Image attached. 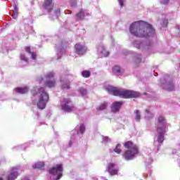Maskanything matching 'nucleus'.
Wrapping results in <instances>:
<instances>
[{"label": "nucleus", "instance_id": "obj_1", "mask_svg": "<svg viewBox=\"0 0 180 180\" xmlns=\"http://www.w3.org/2000/svg\"><path fill=\"white\" fill-rule=\"evenodd\" d=\"M130 33L136 37L151 39L155 34V30L153 25L143 20L136 21L129 27Z\"/></svg>", "mask_w": 180, "mask_h": 180}, {"label": "nucleus", "instance_id": "obj_2", "mask_svg": "<svg viewBox=\"0 0 180 180\" xmlns=\"http://www.w3.org/2000/svg\"><path fill=\"white\" fill-rule=\"evenodd\" d=\"M155 126L157 135L155 138L154 144L156 146L155 150L158 151L160 147H161V143L165 140L164 136L165 135V133H167V131H165V129L167 128V120H165V117L164 116H159Z\"/></svg>", "mask_w": 180, "mask_h": 180}, {"label": "nucleus", "instance_id": "obj_3", "mask_svg": "<svg viewBox=\"0 0 180 180\" xmlns=\"http://www.w3.org/2000/svg\"><path fill=\"white\" fill-rule=\"evenodd\" d=\"M107 90L111 95H114V96H120V98H124L125 99H129V98H139V96H140V93L137 91L118 89L113 86H108Z\"/></svg>", "mask_w": 180, "mask_h": 180}, {"label": "nucleus", "instance_id": "obj_4", "mask_svg": "<svg viewBox=\"0 0 180 180\" xmlns=\"http://www.w3.org/2000/svg\"><path fill=\"white\" fill-rule=\"evenodd\" d=\"M32 95L34 96H39L38 101L37 103V106L39 109H45L47 102H49V94L46 92V90L43 87L35 86L31 91Z\"/></svg>", "mask_w": 180, "mask_h": 180}, {"label": "nucleus", "instance_id": "obj_5", "mask_svg": "<svg viewBox=\"0 0 180 180\" xmlns=\"http://www.w3.org/2000/svg\"><path fill=\"white\" fill-rule=\"evenodd\" d=\"M124 146L125 148H127V150L122 154V158H124L125 161L134 160V158L137 157L139 155V146L131 141L125 142Z\"/></svg>", "mask_w": 180, "mask_h": 180}, {"label": "nucleus", "instance_id": "obj_6", "mask_svg": "<svg viewBox=\"0 0 180 180\" xmlns=\"http://www.w3.org/2000/svg\"><path fill=\"white\" fill-rule=\"evenodd\" d=\"M60 106L62 110H63V112H67L68 113L74 112V113L78 114L79 112V110L72 105V103H71V101L69 98H63L60 103Z\"/></svg>", "mask_w": 180, "mask_h": 180}, {"label": "nucleus", "instance_id": "obj_7", "mask_svg": "<svg viewBox=\"0 0 180 180\" xmlns=\"http://www.w3.org/2000/svg\"><path fill=\"white\" fill-rule=\"evenodd\" d=\"M49 172L51 175V180H58L63 176V165H56L51 167Z\"/></svg>", "mask_w": 180, "mask_h": 180}, {"label": "nucleus", "instance_id": "obj_8", "mask_svg": "<svg viewBox=\"0 0 180 180\" xmlns=\"http://www.w3.org/2000/svg\"><path fill=\"white\" fill-rule=\"evenodd\" d=\"M159 85L162 89H165V91H168L169 92L175 91V86L172 81L165 82L164 79H162Z\"/></svg>", "mask_w": 180, "mask_h": 180}, {"label": "nucleus", "instance_id": "obj_9", "mask_svg": "<svg viewBox=\"0 0 180 180\" xmlns=\"http://www.w3.org/2000/svg\"><path fill=\"white\" fill-rule=\"evenodd\" d=\"M19 176V167H13L7 176V180H15Z\"/></svg>", "mask_w": 180, "mask_h": 180}, {"label": "nucleus", "instance_id": "obj_10", "mask_svg": "<svg viewBox=\"0 0 180 180\" xmlns=\"http://www.w3.org/2000/svg\"><path fill=\"white\" fill-rule=\"evenodd\" d=\"M97 54L98 57H108L109 56V51L105 49V46L102 44H100L97 46Z\"/></svg>", "mask_w": 180, "mask_h": 180}, {"label": "nucleus", "instance_id": "obj_11", "mask_svg": "<svg viewBox=\"0 0 180 180\" xmlns=\"http://www.w3.org/2000/svg\"><path fill=\"white\" fill-rule=\"evenodd\" d=\"M56 49L57 50L58 58H61V56L65 53V46H64V43L60 42L59 44H56Z\"/></svg>", "mask_w": 180, "mask_h": 180}, {"label": "nucleus", "instance_id": "obj_12", "mask_svg": "<svg viewBox=\"0 0 180 180\" xmlns=\"http://www.w3.org/2000/svg\"><path fill=\"white\" fill-rule=\"evenodd\" d=\"M75 53L79 56H82L84 53H86V46L81 44H77L75 45Z\"/></svg>", "mask_w": 180, "mask_h": 180}, {"label": "nucleus", "instance_id": "obj_13", "mask_svg": "<svg viewBox=\"0 0 180 180\" xmlns=\"http://www.w3.org/2000/svg\"><path fill=\"white\" fill-rule=\"evenodd\" d=\"M119 167L115 163H110L108 166V172L110 175H117Z\"/></svg>", "mask_w": 180, "mask_h": 180}, {"label": "nucleus", "instance_id": "obj_14", "mask_svg": "<svg viewBox=\"0 0 180 180\" xmlns=\"http://www.w3.org/2000/svg\"><path fill=\"white\" fill-rule=\"evenodd\" d=\"M123 105V101H115L111 105V112L116 113L120 110V108Z\"/></svg>", "mask_w": 180, "mask_h": 180}, {"label": "nucleus", "instance_id": "obj_15", "mask_svg": "<svg viewBox=\"0 0 180 180\" xmlns=\"http://www.w3.org/2000/svg\"><path fill=\"white\" fill-rule=\"evenodd\" d=\"M54 75H56V73L53 71L49 72L45 75L44 78L43 77H39L37 78V82H39V84H41L43 81L51 79L52 78H54Z\"/></svg>", "mask_w": 180, "mask_h": 180}, {"label": "nucleus", "instance_id": "obj_16", "mask_svg": "<svg viewBox=\"0 0 180 180\" xmlns=\"http://www.w3.org/2000/svg\"><path fill=\"white\" fill-rule=\"evenodd\" d=\"M43 8L47 11V12H51L54 8V3H53V0H45L43 4Z\"/></svg>", "mask_w": 180, "mask_h": 180}, {"label": "nucleus", "instance_id": "obj_17", "mask_svg": "<svg viewBox=\"0 0 180 180\" xmlns=\"http://www.w3.org/2000/svg\"><path fill=\"white\" fill-rule=\"evenodd\" d=\"M147 156L145 158V165L146 167H150L153 164V158L151 157V149L148 148L146 150Z\"/></svg>", "mask_w": 180, "mask_h": 180}, {"label": "nucleus", "instance_id": "obj_18", "mask_svg": "<svg viewBox=\"0 0 180 180\" xmlns=\"http://www.w3.org/2000/svg\"><path fill=\"white\" fill-rule=\"evenodd\" d=\"M134 46H135L136 47H141L142 46H144L145 49H150V47H151V46H153V41L148 40L146 41L145 44L143 42H139L137 41H135L134 42Z\"/></svg>", "mask_w": 180, "mask_h": 180}, {"label": "nucleus", "instance_id": "obj_19", "mask_svg": "<svg viewBox=\"0 0 180 180\" xmlns=\"http://www.w3.org/2000/svg\"><path fill=\"white\" fill-rule=\"evenodd\" d=\"M60 86L61 89H63V91H67L70 89V88H71L70 80L64 79L63 77L60 79Z\"/></svg>", "mask_w": 180, "mask_h": 180}, {"label": "nucleus", "instance_id": "obj_20", "mask_svg": "<svg viewBox=\"0 0 180 180\" xmlns=\"http://www.w3.org/2000/svg\"><path fill=\"white\" fill-rule=\"evenodd\" d=\"M75 131H77V136L79 134H84L85 133V124H79L75 127Z\"/></svg>", "mask_w": 180, "mask_h": 180}, {"label": "nucleus", "instance_id": "obj_21", "mask_svg": "<svg viewBox=\"0 0 180 180\" xmlns=\"http://www.w3.org/2000/svg\"><path fill=\"white\" fill-rule=\"evenodd\" d=\"M15 92L17 94H27L29 92V87L24 86V87H17L14 89Z\"/></svg>", "mask_w": 180, "mask_h": 180}, {"label": "nucleus", "instance_id": "obj_22", "mask_svg": "<svg viewBox=\"0 0 180 180\" xmlns=\"http://www.w3.org/2000/svg\"><path fill=\"white\" fill-rule=\"evenodd\" d=\"M44 84L46 86H48V88H54L56 86V79H48V80H44Z\"/></svg>", "mask_w": 180, "mask_h": 180}, {"label": "nucleus", "instance_id": "obj_23", "mask_svg": "<svg viewBox=\"0 0 180 180\" xmlns=\"http://www.w3.org/2000/svg\"><path fill=\"white\" fill-rule=\"evenodd\" d=\"M88 15H89L88 11L80 10L79 13L76 15V17L77 19H84V18L88 16Z\"/></svg>", "mask_w": 180, "mask_h": 180}, {"label": "nucleus", "instance_id": "obj_24", "mask_svg": "<svg viewBox=\"0 0 180 180\" xmlns=\"http://www.w3.org/2000/svg\"><path fill=\"white\" fill-rule=\"evenodd\" d=\"M25 51L28 54V56H31L32 60H34L35 61L37 56L36 55V53L30 51V47L26 46L25 47Z\"/></svg>", "mask_w": 180, "mask_h": 180}, {"label": "nucleus", "instance_id": "obj_25", "mask_svg": "<svg viewBox=\"0 0 180 180\" xmlns=\"http://www.w3.org/2000/svg\"><path fill=\"white\" fill-rule=\"evenodd\" d=\"M20 57L22 63L24 64V65H27V64H29V58L26 57V53H22Z\"/></svg>", "mask_w": 180, "mask_h": 180}, {"label": "nucleus", "instance_id": "obj_26", "mask_svg": "<svg viewBox=\"0 0 180 180\" xmlns=\"http://www.w3.org/2000/svg\"><path fill=\"white\" fill-rule=\"evenodd\" d=\"M145 117L147 119H151L154 116V114H153V112H151V108H148L145 110Z\"/></svg>", "mask_w": 180, "mask_h": 180}, {"label": "nucleus", "instance_id": "obj_27", "mask_svg": "<svg viewBox=\"0 0 180 180\" xmlns=\"http://www.w3.org/2000/svg\"><path fill=\"white\" fill-rule=\"evenodd\" d=\"M18 16H19V10L18 9V6L15 4L14 10L13 11L12 18L13 19H18Z\"/></svg>", "mask_w": 180, "mask_h": 180}, {"label": "nucleus", "instance_id": "obj_28", "mask_svg": "<svg viewBox=\"0 0 180 180\" xmlns=\"http://www.w3.org/2000/svg\"><path fill=\"white\" fill-rule=\"evenodd\" d=\"M112 72L115 75H122V69L120 68V66H114L112 68Z\"/></svg>", "mask_w": 180, "mask_h": 180}, {"label": "nucleus", "instance_id": "obj_29", "mask_svg": "<svg viewBox=\"0 0 180 180\" xmlns=\"http://www.w3.org/2000/svg\"><path fill=\"white\" fill-rule=\"evenodd\" d=\"M33 168L43 169L44 168V162H37L33 165Z\"/></svg>", "mask_w": 180, "mask_h": 180}, {"label": "nucleus", "instance_id": "obj_30", "mask_svg": "<svg viewBox=\"0 0 180 180\" xmlns=\"http://www.w3.org/2000/svg\"><path fill=\"white\" fill-rule=\"evenodd\" d=\"M134 61L136 64H140L141 63V55L135 53L134 55Z\"/></svg>", "mask_w": 180, "mask_h": 180}, {"label": "nucleus", "instance_id": "obj_31", "mask_svg": "<svg viewBox=\"0 0 180 180\" xmlns=\"http://www.w3.org/2000/svg\"><path fill=\"white\" fill-rule=\"evenodd\" d=\"M135 117L134 120L136 122H140L141 119V115H140V111L139 110H136L134 111Z\"/></svg>", "mask_w": 180, "mask_h": 180}, {"label": "nucleus", "instance_id": "obj_32", "mask_svg": "<svg viewBox=\"0 0 180 180\" xmlns=\"http://www.w3.org/2000/svg\"><path fill=\"white\" fill-rule=\"evenodd\" d=\"M108 108V103L104 102L101 103L98 107H97L96 110H105V109Z\"/></svg>", "mask_w": 180, "mask_h": 180}, {"label": "nucleus", "instance_id": "obj_33", "mask_svg": "<svg viewBox=\"0 0 180 180\" xmlns=\"http://www.w3.org/2000/svg\"><path fill=\"white\" fill-rule=\"evenodd\" d=\"M114 153L117 154H122V145L120 143L117 144L114 148Z\"/></svg>", "mask_w": 180, "mask_h": 180}, {"label": "nucleus", "instance_id": "obj_34", "mask_svg": "<svg viewBox=\"0 0 180 180\" xmlns=\"http://www.w3.org/2000/svg\"><path fill=\"white\" fill-rule=\"evenodd\" d=\"M78 92H79L80 95H82V96H86V95H87L88 94V90H86V89L84 88V87H81L79 89Z\"/></svg>", "mask_w": 180, "mask_h": 180}, {"label": "nucleus", "instance_id": "obj_35", "mask_svg": "<svg viewBox=\"0 0 180 180\" xmlns=\"http://www.w3.org/2000/svg\"><path fill=\"white\" fill-rule=\"evenodd\" d=\"M82 76L83 77V78H89V77H91V71L83 70L82 72Z\"/></svg>", "mask_w": 180, "mask_h": 180}, {"label": "nucleus", "instance_id": "obj_36", "mask_svg": "<svg viewBox=\"0 0 180 180\" xmlns=\"http://www.w3.org/2000/svg\"><path fill=\"white\" fill-rule=\"evenodd\" d=\"M54 14H55V15L53 18L52 17V19H57L58 18V16H60V15L59 8H57L55 10Z\"/></svg>", "mask_w": 180, "mask_h": 180}, {"label": "nucleus", "instance_id": "obj_37", "mask_svg": "<svg viewBox=\"0 0 180 180\" xmlns=\"http://www.w3.org/2000/svg\"><path fill=\"white\" fill-rule=\"evenodd\" d=\"M160 24H161V26H162V27H167L168 26V20L167 19L162 20V22H161Z\"/></svg>", "mask_w": 180, "mask_h": 180}, {"label": "nucleus", "instance_id": "obj_38", "mask_svg": "<svg viewBox=\"0 0 180 180\" xmlns=\"http://www.w3.org/2000/svg\"><path fill=\"white\" fill-rule=\"evenodd\" d=\"M77 135H72L70 138V141H69V147H71L72 146V143L75 141V137Z\"/></svg>", "mask_w": 180, "mask_h": 180}, {"label": "nucleus", "instance_id": "obj_39", "mask_svg": "<svg viewBox=\"0 0 180 180\" xmlns=\"http://www.w3.org/2000/svg\"><path fill=\"white\" fill-rule=\"evenodd\" d=\"M24 25H30V23H32V19L27 18L23 20Z\"/></svg>", "mask_w": 180, "mask_h": 180}, {"label": "nucleus", "instance_id": "obj_40", "mask_svg": "<svg viewBox=\"0 0 180 180\" xmlns=\"http://www.w3.org/2000/svg\"><path fill=\"white\" fill-rule=\"evenodd\" d=\"M70 3L72 8H75V6H77V0H70Z\"/></svg>", "mask_w": 180, "mask_h": 180}, {"label": "nucleus", "instance_id": "obj_41", "mask_svg": "<svg viewBox=\"0 0 180 180\" xmlns=\"http://www.w3.org/2000/svg\"><path fill=\"white\" fill-rule=\"evenodd\" d=\"M103 141L105 143H110V141H112V140L110 139V138L108 137V136H103Z\"/></svg>", "mask_w": 180, "mask_h": 180}, {"label": "nucleus", "instance_id": "obj_42", "mask_svg": "<svg viewBox=\"0 0 180 180\" xmlns=\"http://www.w3.org/2000/svg\"><path fill=\"white\" fill-rule=\"evenodd\" d=\"M160 2L162 5H167V4L169 3V0H160Z\"/></svg>", "mask_w": 180, "mask_h": 180}, {"label": "nucleus", "instance_id": "obj_43", "mask_svg": "<svg viewBox=\"0 0 180 180\" xmlns=\"http://www.w3.org/2000/svg\"><path fill=\"white\" fill-rule=\"evenodd\" d=\"M119 4L121 8H123L124 0H118Z\"/></svg>", "mask_w": 180, "mask_h": 180}, {"label": "nucleus", "instance_id": "obj_44", "mask_svg": "<svg viewBox=\"0 0 180 180\" xmlns=\"http://www.w3.org/2000/svg\"><path fill=\"white\" fill-rule=\"evenodd\" d=\"M172 153L173 154H176V149L173 150Z\"/></svg>", "mask_w": 180, "mask_h": 180}, {"label": "nucleus", "instance_id": "obj_45", "mask_svg": "<svg viewBox=\"0 0 180 180\" xmlns=\"http://www.w3.org/2000/svg\"><path fill=\"white\" fill-rule=\"evenodd\" d=\"M21 180H30V179L27 177H25V178H24V179H21Z\"/></svg>", "mask_w": 180, "mask_h": 180}, {"label": "nucleus", "instance_id": "obj_46", "mask_svg": "<svg viewBox=\"0 0 180 180\" xmlns=\"http://www.w3.org/2000/svg\"><path fill=\"white\" fill-rule=\"evenodd\" d=\"M18 148H23V146H18Z\"/></svg>", "mask_w": 180, "mask_h": 180}, {"label": "nucleus", "instance_id": "obj_47", "mask_svg": "<svg viewBox=\"0 0 180 180\" xmlns=\"http://www.w3.org/2000/svg\"><path fill=\"white\" fill-rule=\"evenodd\" d=\"M177 162H178V163L179 164V162H180V160L179 159V160H177Z\"/></svg>", "mask_w": 180, "mask_h": 180}, {"label": "nucleus", "instance_id": "obj_48", "mask_svg": "<svg viewBox=\"0 0 180 180\" xmlns=\"http://www.w3.org/2000/svg\"><path fill=\"white\" fill-rule=\"evenodd\" d=\"M0 180H3L2 178H0Z\"/></svg>", "mask_w": 180, "mask_h": 180}, {"label": "nucleus", "instance_id": "obj_49", "mask_svg": "<svg viewBox=\"0 0 180 180\" xmlns=\"http://www.w3.org/2000/svg\"><path fill=\"white\" fill-rule=\"evenodd\" d=\"M179 68H180V63H179Z\"/></svg>", "mask_w": 180, "mask_h": 180}]
</instances>
